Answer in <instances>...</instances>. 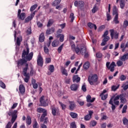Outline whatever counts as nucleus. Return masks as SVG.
Listing matches in <instances>:
<instances>
[{
    "mask_svg": "<svg viewBox=\"0 0 128 128\" xmlns=\"http://www.w3.org/2000/svg\"><path fill=\"white\" fill-rule=\"evenodd\" d=\"M28 60H26L24 58H22L16 61L17 67L18 68H20V66H22L24 64L25 67L23 68L22 72L25 78H24V80L25 82H28L30 78V73H28Z\"/></svg>",
    "mask_w": 128,
    "mask_h": 128,
    "instance_id": "obj_1",
    "label": "nucleus"
},
{
    "mask_svg": "<svg viewBox=\"0 0 128 128\" xmlns=\"http://www.w3.org/2000/svg\"><path fill=\"white\" fill-rule=\"evenodd\" d=\"M71 49L74 52H76L77 54H78V52H80L82 54H84L85 58H88V53L86 52V48H80L78 46H76V44H71Z\"/></svg>",
    "mask_w": 128,
    "mask_h": 128,
    "instance_id": "obj_2",
    "label": "nucleus"
},
{
    "mask_svg": "<svg viewBox=\"0 0 128 128\" xmlns=\"http://www.w3.org/2000/svg\"><path fill=\"white\" fill-rule=\"evenodd\" d=\"M98 80V76L96 74L90 75L88 77V82L91 86H94L95 82H97Z\"/></svg>",
    "mask_w": 128,
    "mask_h": 128,
    "instance_id": "obj_3",
    "label": "nucleus"
},
{
    "mask_svg": "<svg viewBox=\"0 0 128 128\" xmlns=\"http://www.w3.org/2000/svg\"><path fill=\"white\" fill-rule=\"evenodd\" d=\"M37 112L40 114H42V112H43V114H42V115L40 118V122H44V118H46V116H48L46 110L42 108H37Z\"/></svg>",
    "mask_w": 128,
    "mask_h": 128,
    "instance_id": "obj_4",
    "label": "nucleus"
},
{
    "mask_svg": "<svg viewBox=\"0 0 128 128\" xmlns=\"http://www.w3.org/2000/svg\"><path fill=\"white\" fill-rule=\"evenodd\" d=\"M74 6H76L78 9L82 10L84 6V2L82 0H76L74 2Z\"/></svg>",
    "mask_w": 128,
    "mask_h": 128,
    "instance_id": "obj_5",
    "label": "nucleus"
},
{
    "mask_svg": "<svg viewBox=\"0 0 128 128\" xmlns=\"http://www.w3.org/2000/svg\"><path fill=\"white\" fill-rule=\"evenodd\" d=\"M106 66L108 70H110V72H114V67L116 66V62H112L111 64L110 62H107L106 63Z\"/></svg>",
    "mask_w": 128,
    "mask_h": 128,
    "instance_id": "obj_6",
    "label": "nucleus"
},
{
    "mask_svg": "<svg viewBox=\"0 0 128 128\" xmlns=\"http://www.w3.org/2000/svg\"><path fill=\"white\" fill-rule=\"evenodd\" d=\"M50 110H52V116H60V110L56 108V106H54V105L50 106Z\"/></svg>",
    "mask_w": 128,
    "mask_h": 128,
    "instance_id": "obj_7",
    "label": "nucleus"
},
{
    "mask_svg": "<svg viewBox=\"0 0 128 128\" xmlns=\"http://www.w3.org/2000/svg\"><path fill=\"white\" fill-rule=\"evenodd\" d=\"M110 36H111L112 40H118V38L119 34L116 31H114V30L111 29L110 30Z\"/></svg>",
    "mask_w": 128,
    "mask_h": 128,
    "instance_id": "obj_8",
    "label": "nucleus"
},
{
    "mask_svg": "<svg viewBox=\"0 0 128 128\" xmlns=\"http://www.w3.org/2000/svg\"><path fill=\"white\" fill-rule=\"evenodd\" d=\"M37 64L40 68H42L44 66V58L42 56V54H40V53H39L38 56Z\"/></svg>",
    "mask_w": 128,
    "mask_h": 128,
    "instance_id": "obj_9",
    "label": "nucleus"
},
{
    "mask_svg": "<svg viewBox=\"0 0 128 128\" xmlns=\"http://www.w3.org/2000/svg\"><path fill=\"white\" fill-rule=\"evenodd\" d=\"M18 118V116L16 114H14L12 116V118L11 119V122H8L6 126V128H11L12 126V124L16 122V120Z\"/></svg>",
    "mask_w": 128,
    "mask_h": 128,
    "instance_id": "obj_10",
    "label": "nucleus"
},
{
    "mask_svg": "<svg viewBox=\"0 0 128 128\" xmlns=\"http://www.w3.org/2000/svg\"><path fill=\"white\" fill-rule=\"evenodd\" d=\"M22 12V10L20 9H19L18 10V18L19 20H24V18H26V13L24 12Z\"/></svg>",
    "mask_w": 128,
    "mask_h": 128,
    "instance_id": "obj_11",
    "label": "nucleus"
},
{
    "mask_svg": "<svg viewBox=\"0 0 128 128\" xmlns=\"http://www.w3.org/2000/svg\"><path fill=\"white\" fill-rule=\"evenodd\" d=\"M94 114V112L92 110H89L88 111V114L84 116V120L86 122H88V120H90L92 118V114Z\"/></svg>",
    "mask_w": 128,
    "mask_h": 128,
    "instance_id": "obj_12",
    "label": "nucleus"
},
{
    "mask_svg": "<svg viewBox=\"0 0 128 128\" xmlns=\"http://www.w3.org/2000/svg\"><path fill=\"white\" fill-rule=\"evenodd\" d=\"M26 50H24L22 51V58H25L26 56L28 55V54H30V48L28 47H26Z\"/></svg>",
    "mask_w": 128,
    "mask_h": 128,
    "instance_id": "obj_13",
    "label": "nucleus"
},
{
    "mask_svg": "<svg viewBox=\"0 0 128 128\" xmlns=\"http://www.w3.org/2000/svg\"><path fill=\"white\" fill-rule=\"evenodd\" d=\"M19 92L21 94H24V92H26V87H24V84H21L19 86Z\"/></svg>",
    "mask_w": 128,
    "mask_h": 128,
    "instance_id": "obj_14",
    "label": "nucleus"
},
{
    "mask_svg": "<svg viewBox=\"0 0 128 128\" xmlns=\"http://www.w3.org/2000/svg\"><path fill=\"white\" fill-rule=\"evenodd\" d=\"M106 92V90H104L100 94V96H101V100H105L108 98V94H104Z\"/></svg>",
    "mask_w": 128,
    "mask_h": 128,
    "instance_id": "obj_15",
    "label": "nucleus"
},
{
    "mask_svg": "<svg viewBox=\"0 0 128 128\" xmlns=\"http://www.w3.org/2000/svg\"><path fill=\"white\" fill-rule=\"evenodd\" d=\"M40 103L41 104L42 106H48V103H46V100H44V96H42V97H40Z\"/></svg>",
    "mask_w": 128,
    "mask_h": 128,
    "instance_id": "obj_16",
    "label": "nucleus"
},
{
    "mask_svg": "<svg viewBox=\"0 0 128 128\" xmlns=\"http://www.w3.org/2000/svg\"><path fill=\"white\" fill-rule=\"evenodd\" d=\"M36 14V12H34L32 14H30V16H28L24 20V22H28L30 20H32V18H34V15Z\"/></svg>",
    "mask_w": 128,
    "mask_h": 128,
    "instance_id": "obj_17",
    "label": "nucleus"
},
{
    "mask_svg": "<svg viewBox=\"0 0 128 128\" xmlns=\"http://www.w3.org/2000/svg\"><path fill=\"white\" fill-rule=\"evenodd\" d=\"M79 86L80 85H78V84H74L70 86V88L71 90H72L73 92H76Z\"/></svg>",
    "mask_w": 128,
    "mask_h": 128,
    "instance_id": "obj_18",
    "label": "nucleus"
},
{
    "mask_svg": "<svg viewBox=\"0 0 128 128\" xmlns=\"http://www.w3.org/2000/svg\"><path fill=\"white\" fill-rule=\"evenodd\" d=\"M120 104H126V96H124V94H120Z\"/></svg>",
    "mask_w": 128,
    "mask_h": 128,
    "instance_id": "obj_19",
    "label": "nucleus"
},
{
    "mask_svg": "<svg viewBox=\"0 0 128 128\" xmlns=\"http://www.w3.org/2000/svg\"><path fill=\"white\" fill-rule=\"evenodd\" d=\"M32 56H34V52H31L25 57V60L27 62H30L32 60Z\"/></svg>",
    "mask_w": 128,
    "mask_h": 128,
    "instance_id": "obj_20",
    "label": "nucleus"
},
{
    "mask_svg": "<svg viewBox=\"0 0 128 128\" xmlns=\"http://www.w3.org/2000/svg\"><path fill=\"white\" fill-rule=\"evenodd\" d=\"M69 104V110H74L76 108V103H74V102L70 101Z\"/></svg>",
    "mask_w": 128,
    "mask_h": 128,
    "instance_id": "obj_21",
    "label": "nucleus"
},
{
    "mask_svg": "<svg viewBox=\"0 0 128 128\" xmlns=\"http://www.w3.org/2000/svg\"><path fill=\"white\" fill-rule=\"evenodd\" d=\"M108 40H110V36H106V37H104L100 44L102 46H104L106 45V42H108Z\"/></svg>",
    "mask_w": 128,
    "mask_h": 128,
    "instance_id": "obj_22",
    "label": "nucleus"
},
{
    "mask_svg": "<svg viewBox=\"0 0 128 128\" xmlns=\"http://www.w3.org/2000/svg\"><path fill=\"white\" fill-rule=\"evenodd\" d=\"M86 98V102H94V100H96L95 98H93L92 99V96H90V95H88Z\"/></svg>",
    "mask_w": 128,
    "mask_h": 128,
    "instance_id": "obj_23",
    "label": "nucleus"
},
{
    "mask_svg": "<svg viewBox=\"0 0 128 128\" xmlns=\"http://www.w3.org/2000/svg\"><path fill=\"white\" fill-rule=\"evenodd\" d=\"M73 82H80V78L78 75H74L72 78Z\"/></svg>",
    "mask_w": 128,
    "mask_h": 128,
    "instance_id": "obj_24",
    "label": "nucleus"
},
{
    "mask_svg": "<svg viewBox=\"0 0 128 128\" xmlns=\"http://www.w3.org/2000/svg\"><path fill=\"white\" fill-rule=\"evenodd\" d=\"M54 28H48L46 31V34L48 36V34H54Z\"/></svg>",
    "mask_w": 128,
    "mask_h": 128,
    "instance_id": "obj_25",
    "label": "nucleus"
},
{
    "mask_svg": "<svg viewBox=\"0 0 128 128\" xmlns=\"http://www.w3.org/2000/svg\"><path fill=\"white\" fill-rule=\"evenodd\" d=\"M112 14L113 16H118V9L116 8V6H114L112 10Z\"/></svg>",
    "mask_w": 128,
    "mask_h": 128,
    "instance_id": "obj_26",
    "label": "nucleus"
},
{
    "mask_svg": "<svg viewBox=\"0 0 128 128\" xmlns=\"http://www.w3.org/2000/svg\"><path fill=\"white\" fill-rule=\"evenodd\" d=\"M59 44L60 41H58V40H56L52 42V46H53V48H56L58 46Z\"/></svg>",
    "mask_w": 128,
    "mask_h": 128,
    "instance_id": "obj_27",
    "label": "nucleus"
},
{
    "mask_svg": "<svg viewBox=\"0 0 128 128\" xmlns=\"http://www.w3.org/2000/svg\"><path fill=\"white\" fill-rule=\"evenodd\" d=\"M39 42H44V34H40L39 36Z\"/></svg>",
    "mask_w": 128,
    "mask_h": 128,
    "instance_id": "obj_28",
    "label": "nucleus"
},
{
    "mask_svg": "<svg viewBox=\"0 0 128 128\" xmlns=\"http://www.w3.org/2000/svg\"><path fill=\"white\" fill-rule=\"evenodd\" d=\"M128 59V52L123 55L120 58V60H122V62H126V60Z\"/></svg>",
    "mask_w": 128,
    "mask_h": 128,
    "instance_id": "obj_29",
    "label": "nucleus"
},
{
    "mask_svg": "<svg viewBox=\"0 0 128 128\" xmlns=\"http://www.w3.org/2000/svg\"><path fill=\"white\" fill-rule=\"evenodd\" d=\"M126 6V0H120V8L122 10Z\"/></svg>",
    "mask_w": 128,
    "mask_h": 128,
    "instance_id": "obj_30",
    "label": "nucleus"
},
{
    "mask_svg": "<svg viewBox=\"0 0 128 128\" xmlns=\"http://www.w3.org/2000/svg\"><path fill=\"white\" fill-rule=\"evenodd\" d=\"M60 2H62V0H55L52 4V6H58L60 4Z\"/></svg>",
    "mask_w": 128,
    "mask_h": 128,
    "instance_id": "obj_31",
    "label": "nucleus"
},
{
    "mask_svg": "<svg viewBox=\"0 0 128 128\" xmlns=\"http://www.w3.org/2000/svg\"><path fill=\"white\" fill-rule=\"evenodd\" d=\"M83 68L84 70H88L90 68V62H86L83 66Z\"/></svg>",
    "mask_w": 128,
    "mask_h": 128,
    "instance_id": "obj_32",
    "label": "nucleus"
},
{
    "mask_svg": "<svg viewBox=\"0 0 128 128\" xmlns=\"http://www.w3.org/2000/svg\"><path fill=\"white\" fill-rule=\"evenodd\" d=\"M120 84H118L117 86L114 85L112 86L111 88L112 92H116V90H118L120 88Z\"/></svg>",
    "mask_w": 128,
    "mask_h": 128,
    "instance_id": "obj_33",
    "label": "nucleus"
},
{
    "mask_svg": "<svg viewBox=\"0 0 128 128\" xmlns=\"http://www.w3.org/2000/svg\"><path fill=\"white\" fill-rule=\"evenodd\" d=\"M26 123L28 126H30L32 124V118H30V116H27L26 119Z\"/></svg>",
    "mask_w": 128,
    "mask_h": 128,
    "instance_id": "obj_34",
    "label": "nucleus"
},
{
    "mask_svg": "<svg viewBox=\"0 0 128 128\" xmlns=\"http://www.w3.org/2000/svg\"><path fill=\"white\" fill-rule=\"evenodd\" d=\"M61 70H62V74H64V76H68V70H66V68H64V67H62Z\"/></svg>",
    "mask_w": 128,
    "mask_h": 128,
    "instance_id": "obj_35",
    "label": "nucleus"
},
{
    "mask_svg": "<svg viewBox=\"0 0 128 128\" xmlns=\"http://www.w3.org/2000/svg\"><path fill=\"white\" fill-rule=\"evenodd\" d=\"M122 88H123L124 90H126L128 88V82L126 81L124 84Z\"/></svg>",
    "mask_w": 128,
    "mask_h": 128,
    "instance_id": "obj_36",
    "label": "nucleus"
},
{
    "mask_svg": "<svg viewBox=\"0 0 128 128\" xmlns=\"http://www.w3.org/2000/svg\"><path fill=\"white\" fill-rule=\"evenodd\" d=\"M113 22H114L116 24H120V21L118 20V14L115 16V17L114 18Z\"/></svg>",
    "mask_w": 128,
    "mask_h": 128,
    "instance_id": "obj_37",
    "label": "nucleus"
},
{
    "mask_svg": "<svg viewBox=\"0 0 128 128\" xmlns=\"http://www.w3.org/2000/svg\"><path fill=\"white\" fill-rule=\"evenodd\" d=\"M54 21L52 19L49 20L47 24V27L50 28V26H52V24H54Z\"/></svg>",
    "mask_w": 128,
    "mask_h": 128,
    "instance_id": "obj_38",
    "label": "nucleus"
},
{
    "mask_svg": "<svg viewBox=\"0 0 128 128\" xmlns=\"http://www.w3.org/2000/svg\"><path fill=\"white\" fill-rule=\"evenodd\" d=\"M70 116L72 118H78V114L73 112H70Z\"/></svg>",
    "mask_w": 128,
    "mask_h": 128,
    "instance_id": "obj_39",
    "label": "nucleus"
},
{
    "mask_svg": "<svg viewBox=\"0 0 128 128\" xmlns=\"http://www.w3.org/2000/svg\"><path fill=\"white\" fill-rule=\"evenodd\" d=\"M48 70L50 72H54V66L52 64L50 65Z\"/></svg>",
    "mask_w": 128,
    "mask_h": 128,
    "instance_id": "obj_40",
    "label": "nucleus"
},
{
    "mask_svg": "<svg viewBox=\"0 0 128 128\" xmlns=\"http://www.w3.org/2000/svg\"><path fill=\"white\" fill-rule=\"evenodd\" d=\"M59 104H60L62 110H64L66 108V105L64 104L62 102H59Z\"/></svg>",
    "mask_w": 128,
    "mask_h": 128,
    "instance_id": "obj_41",
    "label": "nucleus"
},
{
    "mask_svg": "<svg viewBox=\"0 0 128 128\" xmlns=\"http://www.w3.org/2000/svg\"><path fill=\"white\" fill-rule=\"evenodd\" d=\"M96 124H98L96 121L93 120L90 122V126H96Z\"/></svg>",
    "mask_w": 128,
    "mask_h": 128,
    "instance_id": "obj_42",
    "label": "nucleus"
},
{
    "mask_svg": "<svg viewBox=\"0 0 128 128\" xmlns=\"http://www.w3.org/2000/svg\"><path fill=\"white\" fill-rule=\"evenodd\" d=\"M36 25H37L38 28H42V26H44V24H42L40 21L36 22Z\"/></svg>",
    "mask_w": 128,
    "mask_h": 128,
    "instance_id": "obj_43",
    "label": "nucleus"
},
{
    "mask_svg": "<svg viewBox=\"0 0 128 128\" xmlns=\"http://www.w3.org/2000/svg\"><path fill=\"white\" fill-rule=\"evenodd\" d=\"M98 8L96 6V5H94V6L93 7L92 9V14H96V12H98Z\"/></svg>",
    "mask_w": 128,
    "mask_h": 128,
    "instance_id": "obj_44",
    "label": "nucleus"
},
{
    "mask_svg": "<svg viewBox=\"0 0 128 128\" xmlns=\"http://www.w3.org/2000/svg\"><path fill=\"white\" fill-rule=\"evenodd\" d=\"M122 122L124 126H126L128 124V120L126 117L123 118Z\"/></svg>",
    "mask_w": 128,
    "mask_h": 128,
    "instance_id": "obj_45",
    "label": "nucleus"
},
{
    "mask_svg": "<svg viewBox=\"0 0 128 128\" xmlns=\"http://www.w3.org/2000/svg\"><path fill=\"white\" fill-rule=\"evenodd\" d=\"M70 18H71L70 22H74V13H71L70 16Z\"/></svg>",
    "mask_w": 128,
    "mask_h": 128,
    "instance_id": "obj_46",
    "label": "nucleus"
},
{
    "mask_svg": "<svg viewBox=\"0 0 128 128\" xmlns=\"http://www.w3.org/2000/svg\"><path fill=\"white\" fill-rule=\"evenodd\" d=\"M37 8H38V4H35L33 5L30 8V12H34V10H36Z\"/></svg>",
    "mask_w": 128,
    "mask_h": 128,
    "instance_id": "obj_47",
    "label": "nucleus"
},
{
    "mask_svg": "<svg viewBox=\"0 0 128 128\" xmlns=\"http://www.w3.org/2000/svg\"><path fill=\"white\" fill-rule=\"evenodd\" d=\"M128 26V21L126 20L123 23V28H126Z\"/></svg>",
    "mask_w": 128,
    "mask_h": 128,
    "instance_id": "obj_48",
    "label": "nucleus"
},
{
    "mask_svg": "<svg viewBox=\"0 0 128 128\" xmlns=\"http://www.w3.org/2000/svg\"><path fill=\"white\" fill-rule=\"evenodd\" d=\"M126 76L124 74L121 75L120 77V80L122 82H124V80H126Z\"/></svg>",
    "mask_w": 128,
    "mask_h": 128,
    "instance_id": "obj_49",
    "label": "nucleus"
},
{
    "mask_svg": "<svg viewBox=\"0 0 128 128\" xmlns=\"http://www.w3.org/2000/svg\"><path fill=\"white\" fill-rule=\"evenodd\" d=\"M63 48H64V44H62L58 48V54H60V52H62V50Z\"/></svg>",
    "mask_w": 128,
    "mask_h": 128,
    "instance_id": "obj_50",
    "label": "nucleus"
},
{
    "mask_svg": "<svg viewBox=\"0 0 128 128\" xmlns=\"http://www.w3.org/2000/svg\"><path fill=\"white\" fill-rule=\"evenodd\" d=\"M126 110H128V106L124 105L122 110V114H126Z\"/></svg>",
    "mask_w": 128,
    "mask_h": 128,
    "instance_id": "obj_51",
    "label": "nucleus"
},
{
    "mask_svg": "<svg viewBox=\"0 0 128 128\" xmlns=\"http://www.w3.org/2000/svg\"><path fill=\"white\" fill-rule=\"evenodd\" d=\"M28 36H30V34H32V27H30L28 28L26 32Z\"/></svg>",
    "mask_w": 128,
    "mask_h": 128,
    "instance_id": "obj_52",
    "label": "nucleus"
},
{
    "mask_svg": "<svg viewBox=\"0 0 128 128\" xmlns=\"http://www.w3.org/2000/svg\"><path fill=\"white\" fill-rule=\"evenodd\" d=\"M96 56L98 58H102V54L100 52H98L96 54Z\"/></svg>",
    "mask_w": 128,
    "mask_h": 128,
    "instance_id": "obj_53",
    "label": "nucleus"
},
{
    "mask_svg": "<svg viewBox=\"0 0 128 128\" xmlns=\"http://www.w3.org/2000/svg\"><path fill=\"white\" fill-rule=\"evenodd\" d=\"M0 86L2 88H6V84H4V82L2 80H0Z\"/></svg>",
    "mask_w": 128,
    "mask_h": 128,
    "instance_id": "obj_54",
    "label": "nucleus"
},
{
    "mask_svg": "<svg viewBox=\"0 0 128 128\" xmlns=\"http://www.w3.org/2000/svg\"><path fill=\"white\" fill-rule=\"evenodd\" d=\"M116 64L118 66H122L124 64V62H122L121 60H118L116 62Z\"/></svg>",
    "mask_w": 128,
    "mask_h": 128,
    "instance_id": "obj_55",
    "label": "nucleus"
},
{
    "mask_svg": "<svg viewBox=\"0 0 128 128\" xmlns=\"http://www.w3.org/2000/svg\"><path fill=\"white\" fill-rule=\"evenodd\" d=\"M104 28H106V26L104 25H102L98 29V32H102V30H104Z\"/></svg>",
    "mask_w": 128,
    "mask_h": 128,
    "instance_id": "obj_56",
    "label": "nucleus"
},
{
    "mask_svg": "<svg viewBox=\"0 0 128 128\" xmlns=\"http://www.w3.org/2000/svg\"><path fill=\"white\" fill-rule=\"evenodd\" d=\"M64 36L63 34H62L60 38V42H64Z\"/></svg>",
    "mask_w": 128,
    "mask_h": 128,
    "instance_id": "obj_57",
    "label": "nucleus"
},
{
    "mask_svg": "<svg viewBox=\"0 0 128 128\" xmlns=\"http://www.w3.org/2000/svg\"><path fill=\"white\" fill-rule=\"evenodd\" d=\"M70 128H76V122H72L70 124Z\"/></svg>",
    "mask_w": 128,
    "mask_h": 128,
    "instance_id": "obj_58",
    "label": "nucleus"
},
{
    "mask_svg": "<svg viewBox=\"0 0 128 128\" xmlns=\"http://www.w3.org/2000/svg\"><path fill=\"white\" fill-rule=\"evenodd\" d=\"M52 62V59L50 58H46L45 64H50Z\"/></svg>",
    "mask_w": 128,
    "mask_h": 128,
    "instance_id": "obj_59",
    "label": "nucleus"
},
{
    "mask_svg": "<svg viewBox=\"0 0 128 128\" xmlns=\"http://www.w3.org/2000/svg\"><path fill=\"white\" fill-rule=\"evenodd\" d=\"M88 28H94V24H92L91 22H89L88 24Z\"/></svg>",
    "mask_w": 128,
    "mask_h": 128,
    "instance_id": "obj_60",
    "label": "nucleus"
},
{
    "mask_svg": "<svg viewBox=\"0 0 128 128\" xmlns=\"http://www.w3.org/2000/svg\"><path fill=\"white\" fill-rule=\"evenodd\" d=\"M106 18H107V20L108 22L109 20H110V19L112 18V16H110V14L109 13H106Z\"/></svg>",
    "mask_w": 128,
    "mask_h": 128,
    "instance_id": "obj_61",
    "label": "nucleus"
},
{
    "mask_svg": "<svg viewBox=\"0 0 128 128\" xmlns=\"http://www.w3.org/2000/svg\"><path fill=\"white\" fill-rule=\"evenodd\" d=\"M33 128H38V122L36 121L33 124Z\"/></svg>",
    "mask_w": 128,
    "mask_h": 128,
    "instance_id": "obj_62",
    "label": "nucleus"
},
{
    "mask_svg": "<svg viewBox=\"0 0 128 128\" xmlns=\"http://www.w3.org/2000/svg\"><path fill=\"white\" fill-rule=\"evenodd\" d=\"M16 44L17 46H20V38L18 37L16 39Z\"/></svg>",
    "mask_w": 128,
    "mask_h": 128,
    "instance_id": "obj_63",
    "label": "nucleus"
},
{
    "mask_svg": "<svg viewBox=\"0 0 128 128\" xmlns=\"http://www.w3.org/2000/svg\"><path fill=\"white\" fill-rule=\"evenodd\" d=\"M82 90H83L84 92H86V85H83L82 87Z\"/></svg>",
    "mask_w": 128,
    "mask_h": 128,
    "instance_id": "obj_64",
    "label": "nucleus"
}]
</instances>
